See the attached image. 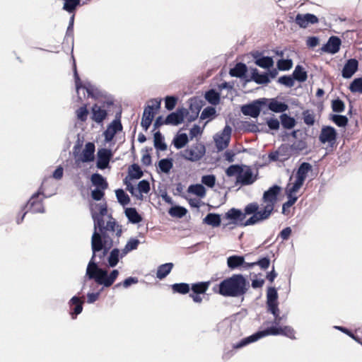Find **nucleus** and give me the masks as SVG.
<instances>
[{"mask_svg":"<svg viewBox=\"0 0 362 362\" xmlns=\"http://www.w3.org/2000/svg\"><path fill=\"white\" fill-rule=\"evenodd\" d=\"M92 256L89 260L84 282L87 280H93L98 285L103 287H110L117 279L119 272L118 269H112L110 273L108 271L100 266L106 265L105 262L107 257L110 250L113 247L112 239L90 240Z\"/></svg>","mask_w":362,"mask_h":362,"instance_id":"nucleus-1","label":"nucleus"},{"mask_svg":"<svg viewBox=\"0 0 362 362\" xmlns=\"http://www.w3.org/2000/svg\"><path fill=\"white\" fill-rule=\"evenodd\" d=\"M250 287V281L245 276L233 274L215 284L212 290L223 297L238 298L246 294Z\"/></svg>","mask_w":362,"mask_h":362,"instance_id":"nucleus-2","label":"nucleus"},{"mask_svg":"<svg viewBox=\"0 0 362 362\" xmlns=\"http://www.w3.org/2000/svg\"><path fill=\"white\" fill-rule=\"evenodd\" d=\"M257 209H259V204L257 202H251L247 204L243 211L234 207L230 209L223 216L224 219L229 221L228 223L223 224V228H226L228 224L245 227L263 222L262 220L250 221L254 215L257 213Z\"/></svg>","mask_w":362,"mask_h":362,"instance_id":"nucleus-3","label":"nucleus"},{"mask_svg":"<svg viewBox=\"0 0 362 362\" xmlns=\"http://www.w3.org/2000/svg\"><path fill=\"white\" fill-rule=\"evenodd\" d=\"M281 192V187L276 184L273 185L264 191L262 195V201L267 204L262 209H257V213L254 215L250 221L257 220L264 221L267 220L274 211L275 205Z\"/></svg>","mask_w":362,"mask_h":362,"instance_id":"nucleus-4","label":"nucleus"},{"mask_svg":"<svg viewBox=\"0 0 362 362\" xmlns=\"http://www.w3.org/2000/svg\"><path fill=\"white\" fill-rule=\"evenodd\" d=\"M281 328L282 326H280L279 325H275L272 321L271 326L267 327L263 329H259L252 334L240 339L238 341H237V343L233 344V349H240L267 336H279L281 334L280 332L281 331Z\"/></svg>","mask_w":362,"mask_h":362,"instance_id":"nucleus-5","label":"nucleus"},{"mask_svg":"<svg viewBox=\"0 0 362 362\" xmlns=\"http://www.w3.org/2000/svg\"><path fill=\"white\" fill-rule=\"evenodd\" d=\"M217 331L220 336L230 342L232 346L236 343L233 341L243 335L240 324L237 322H231L228 319L223 320L217 325Z\"/></svg>","mask_w":362,"mask_h":362,"instance_id":"nucleus-6","label":"nucleus"},{"mask_svg":"<svg viewBox=\"0 0 362 362\" xmlns=\"http://www.w3.org/2000/svg\"><path fill=\"white\" fill-rule=\"evenodd\" d=\"M74 63H73V72H74V78L75 81V86L77 93L80 89L86 90L88 97L91 98L93 99H98L100 97H103L105 93L100 90L97 87L93 85L90 81H86L83 83L81 81V78L78 75L76 64L74 58L73 57Z\"/></svg>","mask_w":362,"mask_h":362,"instance_id":"nucleus-7","label":"nucleus"},{"mask_svg":"<svg viewBox=\"0 0 362 362\" xmlns=\"http://www.w3.org/2000/svg\"><path fill=\"white\" fill-rule=\"evenodd\" d=\"M40 195H42L44 198H48L51 196L45 194L42 184L39 187L37 191L35 192L28 200V202L23 206V210L30 206V210L33 214L45 213V209L42 204L43 200L42 199H40Z\"/></svg>","mask_w":362,"mask_h":362,"instance_id":"nucleus-8","label":"nucleus"},{"mask_svg":"<svg viewBox=\"0 0 362 362\" xmlns=\"http://www.w3.org/2000/svg\"><path fill=\"white\" fill-rule=\"evenodd\" d=\"M104 216L98 214L97 211H92L91 217L93 220L94 229L91 240H93L94 236L95 240L112 239L107 233H105Z\"/></svg>","mask_w":362,"mask_h":362,"instance_id":"nucleus-9","label":"nucleus"},{"mask_svg":"<svg viewBox=\"0 0 362 362\" xmlns=\"http://www.w3.org/2000/svg\"><path fill=\"white\" fill-rule=\"evenodd\" d=\"M206 153V147L203 144L197 143L191 148H185L180 152V155L186 160L197 162Z\"/></svg>","mask_w":362,"mask_h":362,"instance_id":"nucleus-10","label":"nucleus"},{"mask_svg":"<svg viewBox=\"0 0 362 362\" xmlns=\"http://www.w3.org/2000/svg\"><path fill=\"white\" fill-rule=\"evenodd\" d=\"M263 101L262 98L256 99L250 103L240 106L241 112L245 116H250L253 118H257L261 112L266 114L267 111L264 110Z\"/></svg>","mask_w":362,"mask_h":362,"instance_id":"nucleus-11","label":"nucleus"},{"mask_svg":"<svg viewBox=\"0 0 362 362\" xmlns=\"http://www.w3.org/2000/svg\"><path fill=\"white\" fill-rule=\"evenodd\" d=\"M231 134V127L228 124H226L221 134L217 133L214 136L215 146L218 152L223 151L229 146Z\"/></svg>","mask_w":362,"mask_h":362,"instance_id":"nucleus-12","label":"nucleus"},{"mask_svg":"<svg viewBox=\"0 0 362 362\" xmlns=\"http://www.w3.org/2000/svg\"><path fill=\"white\" fill-rule=\"evenodd\" d=\"M337 129L330 125L323 126L319 135V140L322 144L327 143L329 146L333 148L337 144Z\"/></svg>","mask_w":362,"mask_h":362,"instance_id":"nucleus-13","label":"nucleus"},{"mask_svg":"<svg viewBox=\"0 0 362 362\" xmlns=\"http://www.w3.org/2000/svg\"><path fill=\"white\" fill-rule=\"evenodd\" d=\"M263 101L264 108L266 107V111L270 110L275 113H284L288 110L289 106L285 102H281L278 100V98H262Z\"/></svg>","mask_w":362,"mask_h":362,"instance_id":"nucleus-14","label":"nucleus"},{"mask_svg":"<svg viewBox=\"0 0 362 362\" xmlns=\"http://www.w3.org/2000/svg\"><path fill=\"white\" fill-rule=\"evenodd\" d=\"M189 115V110L184 107H178L175 111L169 113L165 117L166 125L178 126L184 122L185 118Z\"/></svg>","mask_w":362,"mask_h":362,"instance_id":"nucleus-15","label":"nucleus"},{"mask_svg":"<svg viewBox=\"0 0 362 362\" xmlns=\"http://www.w3.org/2000/svg\"><path fill=\"white\" fill-rule=\"evenodd\" d=\"M113 157V152L107 148L98 149L96 168L99 170H105L110 168V161Z\"/></svg>","mask_w":362,"mask_h":362,"instance_id":"nucleus-16","label":"nucleus"},{"mask_svg":"<svg viewBox=\"0 0 362 362\" xmlns=\"http://www.w3.org/2000/svg\"><path fill=\"white\" fill-rule=\"evenodd\" d=\"M250 54L257 66L266 69L273 67L274 61L272 57L264 56L263 52L258 50L251 52Z\"/></svg>","mask_w":362,"mask_h":362,"instance_id":"nucleus-17","label":"nucleus"},{"mask_svg":"<svg viewBox=\"0 0 362 362\" xmlns=\"http://www.w3.org/2000/svg\"><path fill=\"white\" fill-rule=\"evenodd\" d=\"M189 110L192 114L187 117V122L190 123L195 121L199 117V114L204 105V101L199 97H192L189 100Z\"/></svg>","mask_w":362,"mask_h":362,"instance_id":"nucleus-18","label":"nucleus"},{"mask_svg":"<svg viewBox=\"0 0 362 362\" xmlns=\"http://www.w3.org/2000/svg\"><path fill=\"white\" fill-rule=\"evenodd\" d=\"M244 170H241V173L239 176L236 178L235 184L236 185H240L241 186L250 185L253 184L257 177L254 176L252 168L246 165L243 166Z\"/></svg>","mask_w":362,"mask_h":362,"instance_id":"nucleus-19","label":"nucleus"},{"mask_svg":"<svg viewBox=\"0 0 362 362\" xmlns=\"http://www.w3.org/2000/svg\"><path fill=\"white\" fill-rule=\"evenodd\" d=\"M294 22L300 28H306L309 24L314 25L319 22L318 17L310 13H297Z\"/></svg>","mask_w":362,"mask_h":362,"instance_id":"nucleus-20","label":"nucleus"},{"mask_svg":"<svg viewBox=\"0 0 362 362\" xmlns=\"http://www.w3.org/2000/svg\"><path fill=\"white\" fill-rule=\"evenodd\" d=\"M359 62L356 58H350L346 60L341 70V76L344 78H351L358 70Z\"/></svg>","mask_w":362,"mask_h":362,"instance_id":"nucleus-21","label":"nucleus"},{"mask_svg":"<svg viewBox=\"0 0 362 362\" xmlns=\"http://www.w3.org/2000/svg\"><path fill=\"white\" fill-rule=\"evenodd\" d=\"M341 45V40L340 37L332 35L329 37L327 42L322 46L321 50L324 52L334 54L340 50Z\"/></svg>","mask_w":362,"mask_h":362,"instance_id":"nucleus-22","label":"nucleus"},{"mask_svg":"<svg viewBox=\"0 0 362 362\" xmlns=\"http://www.w3.org/2000/svg\"><path fill=\"white\" fill-rule=\"evenodd\" d=\"M248 68L245 63L238 62L233 68H231L229 71V74L232 77L239 78L243 80V86L245 87L247 83H245V80L248 79L249 76L247 75Z\"/></svg>","mask_w":362,"mask_h":362,"instance_id":"nucleus-23","label":"nucleus"},{"mask_svg":"<svg viewBox=\"0 0 362 362\" xmlns=\"http://www.w3.org/2000/svg\"><path fill=\"white\" fill-rule=\"evenodd\" d=\"M279 294L277 289L274 286L268 287L267 291L266 308L267 311L275 310L279 307Z\"/></svg>","mask_w":362,"mask_h":362,"instance_id":"nucleus-24","label":"nucleus"},{"mask_svg":"<svg viewBox=\"0 0 362 362\" xmlns=\"http://www.w3.org/2000/svg\"><path fill=\"white\" fill-rule=\"evenodd\" d=\"M250 76L245 80V83L254 81L258 85H266L269 83V77L266 74V71L260 73L257 68H251Z\"/></svg>","mask_w":362,"mask_h":362,"instance_id":"nucleus-25","label":"nucleus"},{"mask_svg":"<svg viewBox=\"0 0 362 362\" xmlns=\"http://www.w3.org/2000/svg\"><path fill=\"white\" fill-rule=\"evenodd\" d=\"M68 304L70 307L69 314L71 318L74 320L82 313L83 302L80 300L78 296H74L69 300Z\"/></svg>","mask_w":362,"mask_h":362,"instance_id":"nucleus-26","label":"nucleus"},{"mask_svg":"<svg viewBox=\"0 0 362 362\" xmlns=\"http://www.w3.org/2000/svg\"><path fill=\"white\" fill-rule=\"evenodd\" d=\"M244 255H233L227 257L226 264L230 271H243Z\"/></svg>","mask_w":362,"mask_h":362,"instance_id":"nucleus-27","label":"nucleus"},{"mask_svg":"<svg viewBox=\"0 0 362 362\" xmlns=\"http://www.w3.org/2000/svg\"><path fill=\"white\" fill-rule=\"evenodd\" d=\"M107 110L94 104L91 107V119L99 124H102L103 121L107 117Z\"/></svg>","mask_w":362,"mask_h":362,"instance_id":"nucleus-28","label":"nucleus"},{"mask_svg":"<svg viewBox=\"0 0 362 362\" xmlns=\"http://www.w3.org/2000/svg\"><path fill=\"white\" fill-rule=\"evenodd\" d=\"M313 170V165L308 162L301 163L295 174L296 180L304 184L308 173Z\"/></svg>","mask_w":362,"mask_h":362,"instance_id":"nucleus-29","label":"nucleus"},{"mask_svg":"<svg viewBox=\"0 0 362 362\" xmlns=\"http://www.w3.org/2000/svg\"><path fill=\"white\" fill-rule=\"evenodd\" d=\"M122 125H119L117 124H113L110 122L107 129L103 132V134L105 137L104 141L105 143H110L114 139L115 135L122 131Z\"/></svg>","mask_w":362,"mask_h":362,"instance_id":"nucleus-30","label":"nucleus"},{"mask_svg":"<svg viewBox=\"0 0 362 362\" xmlns=\"http://www.w3.org/2000/svg\"><path fill=\"white\" fill-rule=\"evenodd\" d=\"M151 101L155 102V104L151 105H147L145 106L142 117L143 118H151L153 119L157 112L160 109L161 100L153 99Z\"/></svg>","mask_w":362,"mask_h":362,"instance_id":"nucleus-31","label":"nucleus"},{"mask_svg":"<svg viewBox=\"0 0 362 362\" xmlns=\"http://www.w3.org/2000/svg\"><path fill=\"white\" fill-rule=\"evenodd\" d=\"M124 214L128 219V222L132 224H138L143 221L142 216L138 212L135 207L125 208Z\"/></svg>","mask_w":362,"mask_h":362,"instance_id":"nucleus-32","label":"nucleus"},{"mask_svg":"<svg viewBox=\"0 0 362 362\" xmlns=\"http://www.w3.org/2000/svg\"><path fill=\"white\" fill-rule=\"evenodd\" d=\"M75 14L71 15L69 18V25L66 28V35L64 38L63 45L71 43V48H74V25Z\"/></svg>","mask_w":362,"mask_h":362,"instance_id":"nucleus-33","label":"nucleus"},{"mask_svg":"<svg viewBox=\"0 0 362 362\" xmlns=\"http://www.w3.org/2000/svg\"><path fill=\"white\" fill-rule=\"evenodd\" d=\"M174 160L172 158H165L158 160L156 165L157 171L165 174L170 173L173 168Z\"/></svg>","mask_w":362,"mask_h":362,"instance_id":"nucleus-34","label":"nucleus"},{"mask_svg":"<svg viewBox=\"0 0 362 362\" xmlns=\"http://www.w3.org/2000/svg\"><path fill=\"white\" fill-rule=\"evenodd\" d=\"M144 176V171L138 163H133L128 168V175L125 178L129 180H139Z\"/></svg>","mask_w":362,"mask_h":362,"instance_id":"nucleus-35","label":"nucleus"},{"mask_svg":"<svg viewBox=\"0 0 362 362\" xmlns=\"http://www.w3.org/2000/svg\"><path fill=\"white\" fill-rule=\"evenodd\" d=\"M203 223L217 228L221 224V215L217 213H208L203 218Z\"/></svg>","mask_w":362,"mask_h":362,"instance_id":"nucleus-36","label":"nucleus"},{"mask_svg":"<svg viewBox=\"0 0 362 362\" xmlns=\"http://www.w3.org/2000/svg\"><path fill=\"white\" fill-rule=\"evenodd\" d=\"M153 146L157 151H164L168 148L165 137L160 131H157L153 134Z\"/></svg>","mask_w":362,"mask_h":362,"instance_id":"nucleus-37","label":"nucleus"},{"mask_svg":"<svg viewBox=\"0 0 362 362\" xmlns=\"http://www.w3.org/2000/svg\"><path fill=\"white\" fill-rule=\"evenodd\" d=\"M189 142V137L186 133H177L173 137L172 144L177 149L184 148Z\"/></svg>","mask_w":362,"mask_h":362,"instance_id":"nucleus-38","label":"nucleus"},{"mask_svg":"<svg viewBox=\"0 0 362 362\" xmlns=\"http://www.w3.org/2000/svg\"><path fill=\"white\" fill-rule=\"evenodd\" d=\"M281 124L285 129H292L297 124L295 117H291L288 114L284 112L279 117Z\"/></svg>","mask_w":362,"mask_h":362,"instance_id":"nucleus-39","label":"nucleus"},{"mask_svg":"<svg viewBox=\"0 0 362 362\" xmlns=\"http://www.w3.org/2000/svg\"><path fill=\"white\" fill-rule=\"evenodd\" d=\"M205 100L211 105H217L221 101V94L214 88H211L205 92Z\"/></svg>","mask_w":362,"mask_h":362,"instance_id":"nucleus-40","label":"nucleus"},{"mask_svg":"<svg viewBox=\"0 0 362 362\" xmlns=\"http://www.w3.org/2000/svg\"><path fill=\"white\" fill-rule=\"evenodd\" d=\"M168 214L174 218H182L186 216L188 211L187 209L180 205L173 204L172 206L168 211Z\"/></svg>","mask_w":362,"mask_h":362,"instance_id":"nucleus-41","label":"nucleus"},{"mask_svg":"<svg viewBox=\"0 0 362 362\" xmlns=\"http://www.w3.org/2000/svg\"><path fill=\"white\" fill-rule=\"evenodd\" d=\"M90 181L95 188L107 189L108 187L106 178L98 173H95L91 175Z\"/></svg>","mask_w":362,"mask_h":362,"instance_id":"nucleus-42","label":"nucleus"},{"mask_svg":"<svg viewBox=\"0 0 362 362\" xmlns=\"http://www.w3.org/2000/svg\"><path fill=\"white\" fill-rule=\"evenodd\" d=\"M174 267L173 263L168 262L163 264H160L158 267L156 272V277L162 280L165 279L171 272Z\"/></svg>","mask_w":362,"mask_h":362,"instance_id":"nucleus-43","label":"nucleus"},{"mask_svg":"<svg viewBox=\"0 0 362 362\" xmlns=\"http://www.w3.org/2000/svg\"><path fill=\"white\" fill-rule=\"evenodd\" d=\"M119 259V250L117 247L111 249L107 257V266L112 268L116 267Z\"/></svg>","mask_w":362,"mask_h":362,"instance_id":"nucleus-44","label":"nucleus"},{"mask_svg":"<svg viewBox=\"0 0 362 362\" xmlns=\"http://www.w3.org/2000/svg\"><path fill=\"white\" fill-rule=\"evenodd\" d=\"M292 75L293 77H295L296 81H298L299 83H303L306 81L308 78V71L300 64H297L296 66Z\"/></svg>","mask_w":362,"mask_h":362,"instance_id":"nucleus-45","label":"nucleus"},{"mask_svg":"<svg viewBox=\"0 0 362 362\" xmlns=\"http://www.w3.org/2000/svg\"><path fill=\"white\" fill-rule=\"evenodd\" d=\"M329 119L334 122L337 127L344 128L349 124V119L346 115L337 114H330Z\"/></svg>","mask_w":362,"mask_h":362,"instance_id":"nucleus-46","label":"nucleus"},{"mask_svg":"<svg viewBox=\"0 0 362 362\" xmlns=\"http://www.w3.org/2000/svg\"><path fill=\"white\" fill-rule=\"evenodd\" d=\"M84 4V2L81 4V0H64L62 8L69 13H71L73 15L75 14L77 8Z\"/></svg>","mask_w":362,"mask_h":362,"instance_id":"nucleus-47","label":"nucleus"},{"mask_svg":"<svg viewBox=\"0 0 362 362\" xmlns=\"http://www.w3.org/2000/svg\"><path fill=\"white\" fill-rule=\"evenodd\" d=\"M187 192L204 198L206 196V190L202 184L197 183L190 185L187 188Z\"/></svg>","mask_w":362,"mask_h":362,"instance_id":"nucleus-48","label":"nucleus"},{"mask_svg":"<svg viewBox=\"0 0 362 362\" xmlns=\"http://www.w3.org/2000/svg\"><path fill=\"white\" fill-rule=\"evenodd\" d=\"M209 281H200L192 284L190 286L191 293L204 294L209 288Z\"/></svg>","mask_w":362,"mask_h":362,"instance_id":"nucleus-49","label":"nucleus"},{"mask_svg":"<svg viewBox=\"0 0 362 362\" xmlns=\"http://www.w3.org/2000/svg\"><path fill=\"white\" fill-rule=\"evenodd\" d=\"M173 293L185 295L190 291V285L187 283H175L170 286Z\"/></svg>","mask_w":362,"mask_h":362,"instance_id":"nucleus-50","label":"nucleus"},{"mask_svg":"<svg viewBox=\"0 0 362 362\" xmlns=\"http://www.w3.org/2000/svg\"><path fill=\"white\" fill-rule=\"evenodd\" d=\"M217 116L216 110L213 106H207L205 107L200 115V119H206L208 120L205 122V124H206L209 122L214 119Z\"/></svg>","mask_w":362,"mask_h":362,"instance_id":"nucleus-51","label":"nucleus"},{"mask_svg":"<svg viewBox=\"0 0 362 362\" xmlns=\"http://www.w3.org/2000/svg\"><path fill=\"white\" fill-rule=\"evenodd\" d=\"M115 195L117 199V202L123 206L128 205L131 199L129 196L124 191L123 189H117L115 190Z\"/></svg>","mask_w":362,"mask_h":362,"instance_id":"nucleus-52","label":"nucleus"},{"mask_svg":"<svg viewBox=\"0 0 362 362\" xmlns=\"http://www.w3.org/2000/svg\"><path fill=\"white\" fill-rule=\"evenodd\" d=\"M243 164H232L226 170V174L228 177L236 176V178L241 173V170H244Z\"/></svg>","mask_w":362,"mask_h":362,"instance_id":"nucleus-53","label":"nucleus"},{"mask_svg":"<svg viewBox=\"0 0 362 362\" xmlns=\"http://www.w3.org/2000/svg\"><path fill=\"white\" fill-rule=\"evenodd\" d=\"M303 122L309 126H313L315 123V117L313 110H305L302 112Z\"/></svg>","mask_w":362,"mask_h":362,"instance_id":"nucleus-54","label":"nucleus"},{"mask_svg":"<svg viewBox=\"0 0 362 362\" xmlns=\"http://www.w3.org/2000/svg\"><path fill=\"white\" fill-rule=\"evenodd\" d=\"M124 184L127 186L126 189L128 190L132 196L136 197L138 200H143V194H139L137 188H136L132 183L131 180L124 178L123 180Z\"/></svg>","mask_w":362,"mask_h":362,"instance_id":"nucleus-55","label":"nucleus"},{"mask_svg":"<svg viewBox=\"0 0 362 362\" xmlns=\"http://www.w3.org/2000/svg\"><path fill=\"white\" fill-rule=\"evenodd\" d=\"M331 107L334 112L341 113L345 110V103L339 97L333 99L331 103Z\"/></svg>","mask_w":362,"mask_h":362,"instance_id":"nucleus-56","label":"nucleus"},{"mask_svg":"<svg viewBox=\"0 0 362 362\" xmlns=\"http://www.w3.org/2000/svg\"><path fill=\"white\" fill-rule=\"evenodd\" d=\"M349 89L353 93H362V77L355 78L349 84Z\"/></svg>","mask_w":362,"mask_h":362,"instance_id":"nucleus-57","label":"nucleus"},{"mask_svg":"<svg viewBox=\"0 0 362 362\" xmlns=\"http://www.w3.org/2000/svg\"><path fill=\"white\" fill-rule=\"evenodd\" d=\"M291 145L295 154H298L308 148V144L305 139L297 140Z\"/></svg>","mask_w":362,"mask_h":362,"instance_id":"nucleus-58","label":"nucleus"},{"mask_svg":"<svg viewBox=\"0 0 362 362\" xmlns=\"http://www.w3.org/2000/svg\"><path fill=\"white\" fill-rule=\"evenodd\" d=\"M296 81L295 77L293 75H284L279 77L277 82L287 88H291L294 86Z\"/></svg>","mask_w":362,"mask_h":362,"instance_id":"nucleus-59","label":"nucleus"},{"mask_svg":"<svg viewBox=\"0 0 362 362\" xmlns=\"http://www.w3.org/2000/svg\"><path fill=\"white\" fill-rule=\"evenodd\" d=\"M90 211L92 214V211H97L98 214L100 216H105L107 213V205L106 203L101 204H90Z\"/></svg>","mask_w":362,"mask_h":362,"instance_id":"nucleus-60","label":"nucleus"},{"mask_svg":"<svg viewBox=\"0 0 362 362\" xmlns=\"http://www.w3.org/2000/svg\"><path fill=\"white\" fill-rule=\"evenodd\" d=\"M278 151L280 153L281 156H284V159L294 155L295 153L293 152V148L291 144H283L279 148Z\"/></svg>","mask_w":362,"mask_h":362,"instance_id":"nucleus-61","label":"nucleus"},{"mask_svg":"<svg viewBox=\"0 0 362 362\" xmlns=\"http://www.w3.org/2000/svg\"><path fill=\"white\" fill-rule=\"evenodd\" d=\"M277 69L280 71H288L293 66L291 59H280L276 63Z\"/></svg>","mask_w":362,"mask_h":362,"instance_id":"nucleus-62","label":"nucleus"},{"mask_svg":"<svg viewBox=\"0 0 362 362\" xmlns=\"http://www.w3.org/2000/svg\"><path fill=\"white\" fill-rule=\"evenodd\" d=\"M303 185V183L295 180V182L291 185L288 183L285 188V194H295Z\"/></svg>","mask_w":362,"mask_h":362,"instance_id":"nucleus-63","label":"nucleus"},{"mask_svg":"<svg viewBox=\"0 0 362 362\" xmlns=\"http://www.w3.org/2000/svg\"><path fill=\"white\" fill-rule=\"evenodd\" d=\"M165 107L169 110H173L177 103L178 97L176 95H167L165 98Z\"/></svg>","mask_w":362,"mask_h":362,"instance_id":"nucleus-64","label":"nucleus"}]
</instances>
